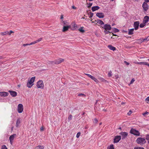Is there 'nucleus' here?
Instances as JSON below:
<instances>
[{
	"label": "nucleus",
	"mask_w": 149,
	"mask_h": 149,
	"mask_svg": "<svg viewBox=\"0 0 149 149\" xmlns=\"http://www.w3.org/2000/svg\"><path fill=\"white\" fill-rule=\"evenodd\" d=\"M35 79V77H32L30 80H29V81L27 83V86L28 88H31L33 85V83L34 82Z\"/></svg>",
	"instance_id": "1"
},
{
	"label": "nucleus",
	"mask_w": 149,
	"mask_h": 149,
	"mask_svg": "<svg viewBox=\"0 0 149 149\" xmlns=\"http://www.w3.org/2000/svg\"><path fill=\"white\" fill-rule=\"evenodd\" d=\"M136 142L140 145H142L145 143L146 141L145 139L141 137L138 138L136 140Z\"/></svg>",
	"instance_id": "2"
},
{
	"label": "nucleus",
	"mask_w": 149,
	"mask_h": 149,
	"mask_svg": "<svg viewBox=\"0 0 149 149\" xmlns=\"http://www.w3.org/2000/svg\"><path fill=\"white\" fill-rule=\"evenodd\" d=\"M130 133L135 135L139 136L140 135L139 132L133 128H132L130 131Z\"/></svg>",
	"instance_id": "3"
},
{
	"label": "nucleus",
	"mask_w": 149,
	"mask_h": 149,
	"mask_svg": "<svg viewBox=\"0 0 149 149\" xmlns=\"http://www.w3.org/2000/svg\"><path fill=\"white\" fill-rule=\"evenodd\" d=\"M37 86L38 88H43L44 85L42 81L40 80L38 81L37 83Z\"/></svg>",
	"instance_id": "4"
},
{
	"label": "nucleus",
	"mask_w": 149,
	"mask_h": 149,
	"mask_svg": "<svg viewBox=\"0 0 149 149\" xmlns=\"http://www.w3.org/2000/svg\"><path fill=\"white\" fill-rule=\"evenodd\" d=\"M122 137V139L123 140L126 138L128 136V133L125 132H121L120 133Z\"/></svg>",
	"instance_id": "5"
},
{
	"label": "nucleus",
	"mask_w": 149,
	"mask_h": 149,
	"mask_svg": "<svg viewBox=\"0 0 149 149\" xmlns=\"http://www.w3.org/2000/svg\"><path fill=\"white\" fill-rule=\"evenodd\" d=\"M23 110V106L22 104H20L18 105V111L19 113L22 112Z\"/></svg>",
	"instance_id": "6"
},
{
	"label": "nucleus",
	"mask_w": 149,
	"mask_h": 149,
	"mask_svg": "<svg viewBox=\"0 0 149 149\" xmlns=\"http://www.w3.org/2000/svg\"><path fill=\"white\" fill-rule=\"evenodd\" d=\"M142 7L143 10L145 11H146L148 9V6L146 3L144 2L143 4Z\"/></svg>",
	"instance_id": "7"
},
{
	"label": "nucleus",
	"mask_w": 149,
	"mask_h": 149,
	"mask_svg": "<svg viewBox=\"0 0 149 149\" xmlns=\"http://www.w3.org/2000/svg\"><path fill=\"white\" fill-rule=\"evenodd\" d=\"M121 139V136H115L113 142L114 143H117Z\"/></svg>",
	"instance_id": "8"
},
{
	"label": "nucleus",
	"mask_w": 149,
	"mask_h": 149,
	"mask_svg": "<svg viewBox=\"0 0 149 149\" xmlns=\"http://www.w3.org/2000/svg\"><path fill=\"white\" fill-rule=\"evenodd\" d=\"M102 28H103L105 30H110L111 29V27L109 24H107L104 25Z\"/></svg>",
	"instance_id": "9"
},
{
	"label": "nucleus",
	"mask_w": 149,
	"mask_h": 149,
	"mask_svg": "<svg viewBox=\"0 0 149 149\" xmlns=\"http://www.w3.org/2000/svg\"><path fill=\"white\" fill-rule=\"evenodd\" d=\"M139 23V22L138 21L134 22V26L135 30H136L138 29Z\"/></svg>",
	"instance_id": "10"
},
{
	"label": "nucleus",
	"mask_w": 149,
	"mask_h": 149,
	"mask_svg": "<svg viewBox=\"0 0 149 149\" xmlns=\"http://www.w3.org/2000/svg\"><path fill=\"white\" fill-rule=\"evenodd\" d=\"M86 74L91 79L93 80L95 82H96L98 83V80L95 78L93 76L91 75L88 74Z\"/></svg>",
	"instance_id": "11"
},
{
	"label": "nucleus",
	"mask_w": 149,
	"mask_h": 149,
	"mask_svg": "<svg viewBox=\"0 0 149 149\" xmlns=\"http://www.w3.org/2000/svg\"><path fill=\"white\" fill-rule=\"evenodd\" d=\"M97 16L99 18H102L104 17V15L102 13H98L96 14Z\"/></svg>",
	"instance_id": "12"
},
{
	"label": "nucleus",
	"mask_w": 149,
	"mask_h": 149,
	"mask_svg": "<svg viewBox=\"0 0 149 149\" xmlns=\"http://www.w3.org/2000/svg\"><path fill=\"white\" fill-rule=\"evenodd\" d=\"M71 27V26L68 25L67 26H64L63 27V29L62 30V31L63 32H65L67 31L68 29Z\"/></svg>",
	"instance_id": "13"
},
{
	"label": "nucleus",
	"mask_w": 149,
	"mask_h": 149,
	"mask_svg": "<svg viewBox=\"0 0 149 149\" xmlns=\"http://www.w3.org/2000/svg\"><path fill=\"white\" fill-rule=\"evenodd\" d=\"M64 59L60 58L55 61L54 63L56 64H59L64 61Z\"/></svg>",
	"instance_id": "14"
},
{
	"label": "nucleus",
	"mask_w": 149,
	"mask_h": 149,
	"mask_svg": "<svg viewBox=\"0 0 149 149\" xmlns=\"http://www.w3.org/2000/svg\"><path fill=\"white\" fill-rule=\"evenodd\" d=\"M149 19V17L148 16H146L144 17L143 19V22L146 24L148 21Z\"/></svg>",
	"instance_id": "15"
},
{
	"label": "nucleus",
	"mask_w": 149,
	"mask_h": 149,
	"mask_svg": "<svg viewBox=\"0 0 149 149\" xmlns=\"http://www.w3.org/2000/svg\"><path fill=\"white\" fill-rule=\"evenodd\" d=\"M8 92L10 93V95L13 97H15L17 95V93L15 91H9Z\"/></svg>",
	"instance_id": "16"
},
{
	"label": "nucleus",
	"mask_w": 149,
	"mask_h": 149,
	"mask_svg": "<svg viewBox=\"0 0 149 149\" xmlns=\"http://www.w3.org/2000/svg\"><path fill=\"white\" fill-rule=\"evenodd\" d=\"M8 95V93L5 92H1L0 93V95L1 96H6Z\"/></svg>",
	"instance_id": "17"
},
{
	"label": "nucleus",
	"mask_w": 149,
	"mask_h": 149,
	"mask_svg": "<svg viewBox=\"0 0 149 149\" xmlns=\"http://www.w3.org/2000/svg\"><path fill=\"white\" fill-rule=\"evenodd\" d=\"M100 8V7L98 6H93L92 7L91 9L93 12L98 10Z\"/></svg>",
	"instance_id": "18"
},
{
	"label": "nucleus",
	"mask_w": 149,
	"mask_h": 149,
	"mask_svg": "<svg viewBox=\"0 0 149 149\" xmlns=\"http://www.w3.org/2000/svg\"><path fill=\"white\" fill-rule=\"evenodd\" d=\"M108 47L111 50L114 51L116 50V48L115 47L112 46L111 45H109L108 46Z\"/></svg>",
	"instance_id": "19"
},
{
	"label": "nucleus",
	"mask_w": 149,
	"mask_h": 149,
	"mask_svg": "<svg viewBox=\"0 0 149 149\" xmlns=\"http://www.w3.org/2000/svg\"><path fill=\"white\" fill-rule=\"evenodd\" d=\"M16 136V134H13L12 135L10 136L9 137L10 140H13L15 137Z\"/></svg>",
	"instance_id": "20"
},
{
	"label": "nucleus",
	"mask_w": 149,
	"mask_h": 149,
	"mask_svg": "<svg viewBox=\"0 0 149 149\" xmlns=\"http://www.w3.org/2000/svg\"><path fill=\"white\" fill-rule=\"evenodd\" d=\"M147 38L144 39L142 38L139 39L137 40V42H138L139 43H141V42L144 41L145 40H147Z\"/></svg>",
	"instance_id": "21"
},
{
	"label": "nucleus",
	"mask_w": 149,
	"mask_h": 149,
	"mask_svg": "<svg viewBox=\"0 0 149 149\" xmlns=\"http://www.w3.org/2000/svg\"><path fill=\"white\" fill-rule=\"evenodd\" d=\"M134 29L133 28L129 30L128 34L129 35H132L133 33Z\"/></svg>",
	"instance_id": "22"
},
{
	"label": "nucleus",
	"mask_w": 149,
	"mask_h": 149,
	"mask_svg": "<svg viewBox=\"0 0 149 149\" xmlns=\"http://www.w3.org/2000/svg\"><path fill=\"white\" fill-rule=\"evenodd\" d=\"M42 38H39L38 40L33 41V44H35L36 43H37L41 41L42 40Z\"/></svg>",
	"instance_id": "23"
},
{
	"label": "nucleus",
	"mask_w": 149,
	"mask_h": 149,
	"mask_svg": "<svg viewBox=\"0 0 149 149\" xmlns=\"http://www.w3.org/2000/svg\"><path fill=\"white\" fill-rule=\"evenodd\" d=\"M20 123V119L19 118L17 120L16 123V127H18Z\"/></svg>",
	"instance_id": "24"
},
{
	"label": "nucleus",
	"mask_w": 149,
	"mask_h": 149,
	"mask_svg": "<svg viewBox=\"0 0 149 149\" xmlns=\"http://www.w3.org/2000/svg\"><path fill=\"white\" fill-rule=\"evenodd\" d=\"M96 21L97 22V23L101 25L104 24V23L100 19H98Z\"/></svg>",
	"instance_id": "25"
},
{
	"label": "nucleus",
	"mask_w": 149,
	"mask_h": 149,
	"mask_svg": "<svg viewBox=\"0 0 149 149\" xmlns=\"http://www.w3.org/2000/svg\"><path fill=\"white\" fill-rule=\"evenodd\" d=\"M44 148L43 146H38L36 147L35 149H43Z\"/></svg>",
	"instance_id": "26"
},
{
	"label": "nucleus",
	"mask_w": 149,
	"mask_h": 149,
	"mask_svg": "<svg viewBox=\"0 0 149 149\" xmlns=\"http://www.w3.org/2000/svg\"><path fill=\"white\" fill-rule=\"evenodd\" d=\"M146 62H137L136 64L139 65H145L146 64Z\"/></svg>",
	"instance_id": "27"
},
{
	"label": "nucleus",
	"mask_w": 149,
	"mask_h": 149,
	"mask_svg": "<svg viewBox=\"0 0 149 149\" xmlns=\"http://www.w3.org/2000/svg\"><path fill=\"white\" fill-rule=\"evenodd\" d=\"M99 79L100 81H101L102 82H108V81H107L106 80L102 78H100Z\"/></svg>",
	"instance_id": "28"
},
{
	"label": "nucleus",
	"mask_w": 149,
	"mask_h": 149,
	"mask_svg": "<svg viewBox=\"0 0 149 149\" xmlns=\"http://www.w3.org/2000/svg\"><path fill=\"white\" fill-rule=\"evenodd\" d=\"M83 27H81L78 30L81 32L83 33L85 32V31L83 29Z\"/></svg>",
	"instance_id": "29"
},
{
	"label": "nucleus",
	"mask_w": 149,
	"mask_h": 149,
	"mask_svg": "<svg viewBox=\"0 0 149 149\" xmlns=\"http://www.w3.org/2000/svg\"><path fill=\"white\" fill-rule=\"evenodd\" d=\"M146 25V24L143 22L142 23H141L139 25L140 27V28H143Z\"/></svg>",
	"instance_id": "30"
},
{
	"label": "nucleus",
	"mask_w": 149,
	"mask_h": 149,
	"mask_svg": "<svg viewBox=\"0 0 149 149\" xmlns=\"http://www.w3.org/2000/svg\"><path fill=\"white\" fill-rule=\"evenodd\" d=\"M107 149H114L113 144H111L109 147L107 148Z\"/></svg>",
	"instance_id": "31"
},
{
	"label": "nucleus",
	"mask_w": 149,
	"mask_h": 149,
	"mask_svg": "<svg viewBox=\"0 0 149 149\" xmlns=\"http://www.w3.org/2000/svg\"><path fill=\"white\" fill-rule=\"evenodd\" d=\"M33 44V42H32L30 44H24L23 45V46L25 47L26 46H28V45H32Z\"/></svg>",
	"instance_id": "32"
},
{
	"label": "nucleus",
	"mask_w": 149,
	"mask_h": 149,
	"mask_svg": "<svg viewBox=\"0 0 149 149\" xmlns=\"http://www.w3.org/2000/svg\"><path fill=\"white\" fill-rule=\"evenodd\" d=\"M8 31H6L3 32H1V34L3 36L8 34Z\"/></svg>",
	"instance_id": "33"
},
{
	"label": "nucleus",
	"mask_w": 149,
	"mask_h": 149,
	"mask_svg": "<svg viewBox=\"0 0 149 149\" xmlns=\"http://www.w3.org/2000/svg\"><path fill=\"white\" fill-rule=\"evenodd\" d=\"M1 149H8L6 146L5 145H3L1 146Z\"/></svg>",
	"instance_id": "34"
},
{
	"label": "nucleus",
	"mask_w": 149,
	"mask_h": 149,
	"mask_svg": "<svg viewBox=\"0 0 149 149\" xmlns=\"http://www.w3.org/2000/svg\"><path fill=\"white\" fill-rule=\"evenodd\" d=\"M104 32L105 33V34H108L109 33H110V32H109V30H104Z\"/></svg>",
	"instance_id": "35"
},
{
	"label": "nucleus",
	"mask_w": 149,
	"mask_h": 149,
	"mask_svg": "<svg viewBox=\"0 0 149 149\" xmlns=\"http://www.w3.org/2000/svg\"><path fill=\"white\" fill-rule=\"evenodd\" d=\"M72 26L74 27V29H76L77 27V25L76 24H74L72 25Z\"/></svg>",
	"instance_id": "36"
},
{
	"label": "nucleus",
	"mask_w": 149,
	"mask_h": 149,
	"mask_svg": "<svg viewBox=\"0 0 149 149\" xmlns=\"http://www.w3.org/2000/svg\"><path fill=\"white\" fill-rule=\"evenodd\" d=\"M119 31V30L118 29H117L116 28H114V31L115 33L118 32Z\"/></svg>",
	"instance_id": "37"
},
{
	"label": "nucleus",
	"mask_w": 149,
	"mask_h": 149,
	"mask_svg": "<svg viewBox=\"0 0 149 149\" xmlns=\"http://www.w3.org/2000/svg\"><path fill=\"white\" fill-rule=\"evenodd\" d=\"M146 139L149 141V134H147L146 135Z\"/></svg>",
	"instance_id": "38"
},
{
	"label": "nucleus",
	"mask_w": 149,
	"mask_h": 149,
	"mask_svg": "<svg viewBox=\"0 0 149 149\" xmlns=\"http://www.w3.org/2000/svg\"><path fill=\"white\" fill-rule=\"evenodd\" d=\"M134 149H144L143 147H137L134 148Z\"/></svg>",
	"instance_id": "39"
},
{
	"label": "nucleus",
	"mask_w": 149,
	"mask_h": 149,
	"mask_svg": "<svg viewBox=\"0 0 149 149\" xmlns=\"http://www.w3.org/2000/svg\"><path fill=\"white\" fill-rule=\"evenodd\" d=\"M78 95L79 96H84V97L86 96V95H84V94H82V93L79 94H78Z\"/></svg>",
	"instance_id": "40"
},
{
	"label": "nucleus",
	"mask_w": 149,
	"mask_h": 149,
	"mask_svg": "<svg viewBox=\"0 0 149 149\" xmlns=\"http://www.w3.org/2000/svg\"><path fill=\"white\" fill-rule=\"evenodd\" d=\"M80 134H81L79 132L77 133V134L76 135V137L77 138H78L79 137V136L80 135Z\"/></svg>",
	"instance_id": "41"
},
{
	"label": "nucleus",
	"mask_w": 149,
	"mask_h": 149,
	"mask_svg": "<svg viewBox=\"0 0 149 149\" xmlns=\"http://www.w3.org/2000/svg\"><path fill=\"white\" fill-rule=\"evenodd\" d=\"M112 72L111 71H110L108 73V75L109 77H111V76Z\"/></svg>",
	"instance_id": "42"
},
{
	"label": "nucleus",
	"mask_w": 149,
	"mask_h": 149,
	"mask_svg": "<svg viewBox=\"0 0 149 149\" xmlns=\"http://www.w3.org/2000/svg\"><path fill=\"white\" fill-rule=\"evenodd\" d=\"M92 4H93L92 3H88L89 6H88V7L89 8H90L91 7V6H92Z\"/></svg>",
	"instance_id": "43"
},
{
	"label": "nucleus",
	"mask_w": 149,
	"mask_h": 149,
	"mask_svg": "<svg viewBox=\"0 0 149 149\" xmlns=\"http://www.w3.org/2000/svg\"><path fill=\"white\" fill-rule=\"evenodd\" d=\"M134 81H135V80H134V78L132 79V80H131V81H130V84H132L134 82Z\"/></svg>",
	"instance_id": "44"
},
{
	"label": "nucleus",
	"mask_w": 149,
	"mask_h": 149,
	"mask_svg": "<svg viewBox=\"0 0 149 149\" xmlns=\"http://www.w3.org/2000/svg\"><path fill=\"white\" fill-rule=\"evenodd\" d=\"M90 15L89 17L90 18H91L93 17V13L91 12H90Z\"/></svg>",
	"instance_id": "45"
},
{
	"label": "nucleus",
	"mask_w": 149,
	"mask_h": 149,
	"mask_svg": "<svg viewBox=\"0 0 149 149\" xmlns=\"http://www.w3.org/2000/svg\"><path fill=\"white\" fill-rule=\"evenodd\" d=\"M149 113L147 111H146L145 112L143 113H142V115L145 116L146 114H148Z\"/></svg>",
	"instance_id": "46"
},
{
	"label": "nucleus",
	"mask_w": 149,
	"mask_h": 149,
	"mask_svg": "<svg viewBox=\"0 0 149 149\" xmlns=\"http://www.w3.org/2000/svg\"><path fill=\"white\" fill-rule=\"evenodd\" d=\"M14 33V32L13 31H12L11 30H10V32L9 33L8 32V34L9 35H11V33Z\"/></svg>",
	"instance_id": "47"
},
{
	"label": "nucleus",
	"mask_w": 149,
	"mask_h": 149,
	"mask_svg": "<svg viewBox=\"0 0 149 149\" xmlns=\"http://www.w3.org/2000/svg\"><path fill=\"white\" fill-rule=\"evenodd\" d=\"M72 116L71 115H70L68 117V120H71L72 119Z\"/></svg>",
	"instance_id": "48"
},
{
	"label": "nucleus",
	"mask_w": 149,
	"mask_h": 149,
	"mask_svg": "<svg viewBox=\"0 0 149 149\" xmlns=\"http://www.w3.org/2000/svg\"><path fill=\"white\" fill-rule=\"evenodd\" d=\"M132 113V111H130L127 114L128 115H130Z\"/></svg>",
	"instance_id": "49"
},
{
	"label": "nucleus",
	"mask_w": 149,
	"mask_h": 149,
	"mask_svg": "<svg viewBox=\"0 0 149 149\" xmlns=\"http://www.w3.org/2000/svg\"><path fill=\"white\" fill-rule=\"evenodd\" d=\"M98 120L96 118H95L94 119V122L97 123L98 122Z\"/></svg>",
	"instance_id": "50"
},
{
	"label": "nucleus",
	"mask_w": 149,
	"mask_h": 149,
	"mask_svg": "<svg viewBox=\"0 0 149 149\" xmlns=\"http://www.w3.org/2000/svg\"><path fill=\"white\" fill-rule=\"evenodd\" d=\"M125 63L127 65H129V63L126 61H124Z\"/></svg>",
	"instance_id": "51"
},
{
	"label": "nucleus",
	"mask_w": 149,
	"mask_h": 149,
	"mask_svg": "<svg viewBox=\"0 0 149 149\" xmlns=\"http://www.w3.org/2000/svg\"><path fill=\"white\" fill-rule=\"evenodd\" d=\"M63 24L64 25H66L67 24V22H66L63 21Z\"/></svg>",
	"instance_id": "52"
},
{
	"label": "nucleus",
	"mask_w": 149,
	"mask_h": 149,
	"mask_svg": "<svg viewBox=\"0 0 149 149\" xmlns=\"http://www.w3.org/2000/svg\"><path fill=\"white\" fill-rule=\"evenodd\" d=\"M145 100L146 101H149V96L147 97Z\"/></svg>",
	"instance_id": "53"
},
{
	"label": "nucleus",
	"mask_w": 149,
	"mask_h": 149,
	"mask_svg": "<svg viewBox=\"0 0 149 149\" xmlns=\"http://www.w3.org/2000/svg\"><path fill=\"white\" fill-rule=\"evenodd\" d=\"M72 8L73 9H75L76 8L75 6H72Z\"/></svg>",
	"instance_id": "54"
},
{
	"label": "nucleus",
	"mask_w": 149,
	"mask_h": 149,
	"mask_svg": "<svg viewBox=\"0 0 149 149\" xmlns=\"http://www.w3.org/2000/svg\"><path fill=\"white\" fill-rule=\"evenodd\" d=\"M146 3H148L149 2V0H144Z\"/></svg>",
	"instance_id": "55"
},
{
	"label": "nucleus",
	"mask_w": 149,
	"mask_h": 149,
	"mask_svg": "<svg viewBox=\"0 0 149 149\" xmlns=\"http://www.w3.org/2000/svg\"><path fill=\"white\" fill-rule=\"evenodd\" d=\"M115 77L116 79H117L119 77L118 76V75H116L115 76Z\"/></svg>",
	"instance_id": "56"
},
{
	"label": "nucleus",
	"mask_w": 149,
	"mask_h": 149,
	"mask_svg": "<svg viewBox=\"0 0 149 149\" xmlns=\"http://www.w3.org/2000/svg\"><path fill=\"white\" fill-rule=\"evenodd\" d=\"M145 65H147L149 67V64L147 63V62H146V64Z\"/></svg>",
	"instance_id": "57"
},
{
	"label": "nucleus",
	"mask_w": 149,
	"mask_h": 149,
	"mask_svg": "<svg viewBox=\"0 0 149 149\" xmlns=\"http://www.w3.org/2000/svg\"><path fill=\"white\" fill-rule=\"evenodd\" d=\"M63 18V15H61V19H62Z\"/></svg>",
	"instance_id": "58"
},
{
	"label": "nucleus",
	"mask_w": 149,
	"mask_h": 149,
	"mask_svg": "<svg viewBox=\"0 0 149 149\" xmlns=\"http://www.w3.org/2000/svg\"><path fill=\"white\" fill-rule=\"evenodd\" d=\"M10 141L11 144H12V143L13 142V140H11V141L10 140Z\"/></svg>",
	"instance_id": "59"
},
{
	"label": "nucleus",
	"mask_w": 149,
	"mask_h": 149,
	"mask_svg": "<svg viewBox=\"0 0 149 149\" xmlns=\"http://www.w3.org/2000/svg\"><path fill=\"white\" fill-rule=\"evenodd\" d=\"M4 58L2 56H0V59H2Z\"/></svg>",
	"instance_id": "60"
},
{
	"label": "nucleus",
	"mask_w": 149,
	"mask_h": 149,
	"mask_svg": "<svg viewBox=\"0 0 149 149\" xmlns=\"http://www.w3.org/2000/svg\"><path fill=\"white\" fill-rule=\"evenodd\" d=\"M40 130H42V131L43 130V127H42L41 128V129H40Z\"/></svg>",
	"instance_id": "61"
},
{
	"label": "nucleus",
	"mask_w": 149,
	"mask_h": 149,
	"mask_svg": "<svg viewBox=\"0 0 149 149\" xmlns=\"http://www.w3.org/2000/svg\"><path fill=\"white\" fill-rule=\"evenodd\" d=\"M121 104H125V103H124L123 102H122Z\"/></svg>",
	"instance_id": "62"
},
{
	"label": "nucleus",
	"mask_w": 149,
	"mask_h": 149,
	"mask_svg": "<svg viewBox=\"0 0 149 149\" xmlns=\"http://www.w3.org/2000/svg\"><path fill=\"white\" fill-rule=\"evenodd\" d=\"M13 127H11V130H13Z\"/></svg>",
	"instance_id": "63"
},
{
	"label": "nucleus",
	"mask_w": 149,
	"mask_h": 149,
	"mask_svg": "<svg viewBox=\"0 0 149 149\" xmlns=\"http://www.w3.org/2000/svg\"><path fill=\"white\" fill-rule=\"evenodd\" d=\"M118 129L121 130V127H120Z\"/></svg>",
	"instance_id": "64"
}]
</instances>
